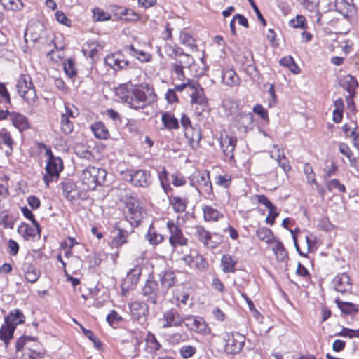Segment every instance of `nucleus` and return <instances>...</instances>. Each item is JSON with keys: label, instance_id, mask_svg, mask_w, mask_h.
<instances>
[{"label": "nucleus", "instance_id": "obj_53", "mask_svg": "<svg viewBox=\"0 0 359 359\" xmlns=\"http://www.w3.org/2000/svg\"><path fill=\"white\" fill-rule=\"evenodd\" d=\"M196 353V346L191 345H184L180 349V354L184 359L192 357Z\"/></svg>", "mask_w": 359, "mask_h": 359}, {"label": "nucleus", "instance_id": "obj_34", "mask_svg": "<svg viewBox=\"0 0 359 359\" xmlns=\"http://www.w3.org/2000/svg\"><path fill=\"white\" fill-rule=\"evenodd\" d=\"M353 4L354 0H335L336 11L343 15H348Z\"/></svg>", "mask_w": 359, "mask_h": 359}, {"label": "nucleus", "instance_id": "obj_20", "mask_svg": "<svg viewBox=\"0 0 359 359\" xmlns=\"http://www.w3.org/2000/svg\"><path fill=\"white\" fill-rule=\"evenodd\" d=\"M18 231L25 240H29L31 238L40 236L41 233V229L39 222H37L36 224H33V226L25 223H22L18 227Z\"/></svg>", "mask_w": 359, "mask_h": 359}, {"label": "nucleus", "instance_id": "obj_10", "mask_svg": "<svg viewBox=\"0 0 359 359\" xmlns=\"http://www.w3.org/2000/svg\"><path fill=\"white\" fill-rule=\"evenodd\" d=\"M167 228L170 233L169 242L173 248L187 244V239L184 236L182 229L173 221L167 222Z\"/></svg>", "mask_w": 359, "mask_h": 359}, {"label": "nucleus", "instance_id": "obj_14", "mask_svg": "<svg viewBox=\"0 0 359 359\" xmlns=\"http://www.w3.org/2000/svg\"><path fill=\"white\" fill-rule=\"evenodd\" d=\"M126 218L133 226H137L143 217L142 207L138 204L128 203L126 204Z\"/></svg>", "mask_w": 359, "mask_h": 359}, {"label": "nucleus", "instance_id": "obj_22", "mask_svg": "<svg viewBox=\"0 0 359 359\" xmlns=\"http://www.w3.org/2000/svg\"><path fill=\"white\" fill-rule=\"evenodd\" d=\"M62 192L65 198L69 201H74L80 197L76 185L71 180L61 183Z\"/></svg>", "mask_w": 359, "mask_h": 359}, {"label": "nucleus", "instance_id": "obj_63", "mask_svg": "<svg viewBox=\"0 0 359 359\" xmlns=\"http://www.w3.org/2000/svg\"><path fill=\"white\" fill-rule=\"evenodd\" d=\"M107 320L109 325H113L121 321L122 318L115 311L113 310L109 314L107 315Z\"/></svg>", "mask_w": 359, "mask_h": 359}, {"label": "nucleus", "instance_id": "obj_30", "mask_svg": "<svg viewBox=\"0 0 359 359\" xmlns=\"http://www.w3.org/2000/svg\"><path fill=\"white\" fill-rule=\"evenodd\" d=\"M237 260L235 257L230 255H224L221 259V266L222 271L224 273H233L235 272V266Z\"/></svg>", "mask_w": 359, "mask_h": 359}, {"label": "nucleus", "instance_id": "obj_54", "mask_svg": "<svg viewBox=\"0 0 359 359\" xmlns=\"http://www.w3.org/2000/svg\"><path fill=\"white\" fill-rule=\"evenodd\" d=\"M120 57H123V55L119 53L107 55L104 58V62L106 65H107L108 66L111 67L116 71V67L118 65V62H120Z\"/></svg>", "mask_w": 359, "mask_h": 359}, {"label": "nucleus", "instance_id": "obj_50", "mask_svg": "<svg viewBox=\"0 0 359 359\" xmlns=\"http://www.w3.org/2000/svg\"><path fill=\"white\" fill-rule=\"evenodd\" d=\"M289 25L293 28H300L304 29L307 27L306 18L303 15H298L289 22Z\"/></svg>", "mask_w": 359, "mask_h": 359}, {"label": "nucleus", "instance_id": "obj_52", "mask_svg": "<svg viewBox=\"0 0 359 359\" xmlns=\"http://www.w3.org/2000/svg\"><path fill=\"white\" fill-rule=\"evenodd\" d=\"M180 42L194 50L196 48V44L194 38L187 32H181L180 36Z\"/></svg>", "mask_w": 359, "mask_h": 359}, {"label": "nucleus", "instance_id": "obj_31", "mask_svg": "<svg viewBox=\"0 0 359 359\" xmlns=\"http://www.w3.org/2000/svg\"><path fill=\"white\" fill-rule=\"evenodd\" d=\"M335 302L341 311L345 314L355 315L358 312V306L348 302H342L339 298L335 299Z\"/></svg>", "mask_w": 359, "mask_h": 359}, {"label": "nucleus", "instance_id": "obj_6", "mask_svg": "<svg viewBox=\"0 0 359 359\" xmlns=\"http://www.w3.org/2000/svg\"><path fill=\"white\" fill-rule=\"evenodd\" d=\"M142 294L149 302L157 304L160 299L165 296V290L158 285V282L149 277L142 287Z\"/></svg>", "mask_w": 359, "mask_h": 359}, {"label": "nucleus", "instance_id": "obj_25", "mask_svg": "<svg viewBox=\"0 0 359 359\" xmlns=\"http://www.w3.org/2000/svg\"><path fill=\"white\" fill-rule=\"evenodd\" d=\"M10 120L13 125L20 131H24L29 128V123L27 118L20 113L12 112Z\"/></svg>", "mask_w": 359, "mask_h": 359}, {"label": "nucleus", "instance_id": "obj_19", "mask_svg": "<svg viewBox=\"0 0 359 359\" xmlns=\"http://www.w3.org/2000/svg\"><path fill=\"white\" fill-rule=\"evenodd\" d=\"M194 229L195 237L205 246L210 248H215L216 246V244L212 243V234L205 227L197 225Z\"/></svg>", "mask_w": 359, "mask_h": 359}, {"label": "nucleus", "instance_id": "obj_1", "mask_svg": "<svg viewBox=\"0 0 359 359\" xmlns=\"http://www.w3.org/2000/svg\"><path fill=\"white\" fill-rule=\"evenodd\" d=\"M154 90L148 85L139 86L132 88L126 103L130 108L138 110L150 105L154 101Z\"/></svg>", "mask_w": 359, "mask_h": 359}, {"label": "nucleus", "instance_id": "obj_44", "mask_svg": "<svg viewBox=\"0 0 359 359\" xmlns=\"http://www.w3.org/2000/svg\"><path fill=\"white\" fill-rule=\"evenodd\" d=\"M257 236L259 240L266 243H270L273 238L272 231L266 227H261L257 230Z\"/></svg>", "mask_w": 359, "mask_h": 359}, {"label": "nucleus", "instance_id": "obj_40", "mask_svg": "<svg viewBox=\"0 0 359 359\" xmlns=\"http://www.w3.org/2000/svg\"><path fill=\"white\" fill-rule=\"evenodd\" d=\"M280 64L283 67H287L290 72L294 74H297L300 72V68L291 56H287L282 58L280 60Z\"/></svg>", "mask_w": 359, "mask_h": 359}, {"label": "nucleus", "instance_id": "obj_5", "mask_svg": "<svg viewBox=\"0 0 359 359\" xmlns=\"http://www.w3.org/2000/svg\"><path fill=\"white\" fill-rule=\"evenodd\" d=\"M191 183L196 187L200 195L210 196L212 194V186L208 171L193 174Z\"/></svg>", "mask_w": 359, "mask_h": 359}, {"label": "nucleus", "instance_id": "obj_43", "mask_svg": "<svg viewBox=\"0 0 359 359\" xmlns=\"http://www.w3.org/2000/svg\"><path fill=\"white\" fill-rule=\"evenodd\" d=\"M128 232L123 229H118L116 235L114 236L112 239V243L115 246L118 247L122 245L127 242V237Z\"/></svg>", "mask_w": 359, "mask_h": 359}, {"label": "nucleus", "instance_id": "obj_11", "mask_svg": "<svg viewBox=\"0 0 359 359\" xmlns=\"http://www.w3.org/2000/svg\"><path fill=\"white\" fill-rule=\"evenodd\" d=\"M245 344V337L238 332L228 335L224 346L225 351L229 354L238 353Z\"/></svg>", "mask_w": 359, "mask_h": 359}, {"label": "nucleus", "instance_id": "obj_35", "mask_svg": "<svg viewBox=\"0 0 359 359\" xmlns=\"http://www.w3.org/2000/svg\"><path fill=\"white\" fill-rule=\"evenodd\" d=\"M203 217L205 221L215 222L223 217L217 209L205 205L203 208Z\"/></svg>", "mask_w": 359, "mask_h": 359}, {"label": "nucleus", "instance_id": "obj_2", "mask_svg": "<svg viewBox=\"0 0 359 359\" xmlns=\"http://www.w3.org/2000/svg\"><path fill=\"white\" fill-rule=\"evenodd\" d=\"M107 172L104 169L89 166L82 171L81 180L86 189L94 190L105 181Z\"/></svg>", "mask_w": 359, "mask_h": 359}, {"label": "nucleus", "instance_id": "obj_27", "mask_svg": "<svg viewBox=\"0 0 359 359\" xmlns=\"http://www.w3.org/2000/svg\"><path fill=\"white\" fill-rule=\"evenodd\" d=\"M121 20L135 21L140 19V15L130 8L118 7L115 13Z\"/></svg>", "mask_w": 359, "mask_h": 359}, {"label": "nucleus", "instance_id": "obj_41", "mask_svg": "<svg viewBox=\"0 0 359 359\" xmlns=\"http://www.w3.org/2000/svg\"><path fill=\"white\" fill-rule=\"evenodd\" d=\"M208 263L205 258L197 252H195L193 267L200 271H205L208 268Z\"/></svg>", "mask_w": 359, "mask_h": 359}, {"label": "nucleus", "instance_id": "obj_3", "mask_svg": "<svg viewBox=\"0 0 359 359\" xmlns=\"http://www.w3.org/2000/svg\"><path fill=\"white\" fill-rule=\"evenodd\" d=\"M46 154L48 160L46 165V174L43 180L46 186H49L50 182L57 181L59 178L60 172L63 170L62 161L60 157L55 156L51 150H47Z\"/></svg>", "mask_w": 359, "mask_h": 359}, {"label": "nucleus", "instance_id": "obj_57", "mask_svg": "<svg viewBox=\"0 0 359 359\" xmlns=\"http://www.w3.org/2000/svg\"><path fill=\"white\" fill-rule=\"evenodd\" d=\"M304 172L306 176V179L309 183H313L317 184L313 168L309 163H306L304 165Z\"/></svg>", "mask_w": 359, "mask_h": 359}, {"label": "nucleus", "instance_id": "obj_39", "mask_svg": "<svg viewBox=\"0 0 359 359\" xmlns=\"http://www.w3.org/2000/svg\"><path fill=\"white\" fill-rule=\"evenodd\" d=\"M145 237L149 243L154 245H158L163 241V235L158 233L155 231L153 225H150Z\"/></svg>", "mask_w": 359, "mask_h": 359}, {"label": "nucleus", "instance_id": "obj_17", "mask_svg": "<svg viewBox=\"0 0 359 359\" xmlns=\"http://www.w3.org/2000/svg\"><path fill=\"white\" fill-rule=\"evenodd\" d=\"M341 86L348 93L346 99L348 104H353V101L352 97L354 96L355 89L358 86L356 79L350 74L346 75L341 81Z\"/></svg>", "mask_w": 359, "mask_h": 359}, {"label": "nucleus", "instance_id": "obj_29", "mask_svg": "<svg viewBox=\"0 0 359 359\" xmlns=\"http://www.w3.org/2000/svg\"><path fill=\"white\" fill-rule=\"evenodd\" d=\"M170 204L172 205L175 212L182 213L184 212L187 208L188 200L187 198L172 196L170 198Z\"/></svg>", "mask_w": 359, "mask_h": 359}, {"label": "nucleus", "instance_id": "obj_33", "mask_svg": "<svg viewBox=\"0 0 359 359\" xmlns=\"http://www.w3.org/2000/svg\"><path fill=\"white\" fill-rule=\"evenodd\" d=\"M222 82L229 86H233L238 83L239 78L233 69H226L222 72Z\"/></svg>", "mask_w": 359, "mask_h": 359}, {"label": "nucleus", "instance_id": "obj_37", "mask_svg": "<svg viewBox=\"0 0 359 359\" xmlns=\"http://www.w3.org/2000/svg\"><path fill=\"white\" fill-rule=\"evenodd\" d=\"M14 331L15 330L13 329V327L8 325V324L5 322L1 325L0 328V339L4 341L6 346L8 344L10 340L13 338Z\"/></svg>", "mask_w": 359, "mask_h": 359}, {"label": "nucleus", "instance_id": "obj_56", "mask_svg": "<svg viewBox=\"0 0 359 359\" xmlns=\"http://www.w3.org/2000/svg\"><path fill=\"white\" fill-rule=\"evenodd\" d=\"M63 68L65 74L72 77L76 74V69L74 67V62L72 60L69 59L63 64Z\"/></svg>", "mask_w": 359, "mask_h": 359}, {"label": "nucleus", "instance_id": "obj_13", "mask_svg": "<svg viewBox=\"0 0 359 359\" xmlns=\"http://www.w3.org/2000/svg\"><path fill=\"white\" fill-rule=\"evenodd\" d=\"M237 139L236 137L228 135H222L220 138V146L226 159L233 160V151L236 146Z\"/></svg>", "mask_w": 359, "mask_h": 359}, {"label": "nucleus", "instance_id": "obj_64", "mask_svg": "<svg viewBox=\"0 0 359 359\" xmlns=\"http://www.w3.org/2000/svg\"><path fill=\"white\" fill-rule=\"evenodd\" d=\"M164 49L167 55L172 59L178 57L179 50L176 49V46H172L170 44H165L164 46Z\"/></svg>", "mask_w": 359, "mask_h": 359}, {"label": "nucleus", "instance_id": "obj_62", "mask_svg": "<svg viewBox=\"0 0 359 359\" xmlns=\"http://www.w3.org/2000/svg\"><path fill=\"white\" fill-rule=\"evenodd\" d=\"M256 198L258 203L264 205L271 212L273 209H276V206L265 196L257 195Z\"/></svg>", "mask_w": 359, "mask_h": 359}, {"label": "nucleus", "instance_id": "obj_36", "mask_svg": "<svg viewBox=\"0 0 359 359\" xmlns=\"http://www.w3.org/2000/svg\"><path fill=\"white\" fill-rule=\"evenodd\" d=\"M162 122L164 126L168 130H174L179 128V122L172 114L169 112H165L162 115Z\"/></svg>", "mask_w": 359, "mask_h": 359}, {"label": "nucleus", "instance_id": "obj_46", "mask_svg": "<svg viewBox=\"0 0 359 359\" xmlns=\"http://www.w3.org/2000/svg\"><path fill=\"white\" fill-rule=\"evenodd\" d=\"M60 130L65 135H69L73 132L74 123L70 118H66L65 116H61Z\"/></svg>", "mask_w": 359, "mask_h": 359}, {"label": "nucleus", "instance_id": "obj_32", "mask_svg": "<svg viewBox=\"0 0 359 359\" xmlns=\"http://www.w3.org/2000/svg\"><path fill=\"white\" fill-rule=\"evenodd\" d=\"M145 343L146 350L149 353H156L161 348V345L157 340L156 336L151 332H148L145 338Z\"/></svg>", "mask_w": 359, "mask_h": 359}, {"label": "nucleus", "instance_id": "obj_42", "mask_svg": "<svg viewBox=\"0 0 359 359\" xmlns=\"http://www.w3.org/2000/svg\"><path fill=\"white\" fill-rule=\"evenodd\" d=\"M0 3L4 8L11 11L21 10L24 6L21 0H0Z\"/></svg>", "mask_w": 359, "mask_h": 359}, {"label": "nucleus", "instance_id": "obj_58", "mask_svg": "<svg viewBox=\"0 0 359 359\" xmlns=\"http://www.w3.org/2000/svg\"><path fill=\"white\" fill-rule=\"evenodd\" d=\"M335 336L347 337L349 338H353L355 337H359V329L351 330L344 327L341 332L336 333Z\"/></svg>", "mask_w": 359, "mask_h": 359}, {"label": "nucleus", "instance_id": "obj_61", "mask_svg": "<svg viewBox=\"0 0 359 359\" xmlns=\"http://www.w3.org/2000/svg\"><path fill=\"white\" fill-rule=\"evenodd\" d=\"M327 187L330 191L333 189H338L341 192H344L346 190L345 187L341 184L339 180H332L327 182Z\"/></svg>", "mask_w": 359, "mask_h": 359}, {"label": "nucleus", "instance_id": "obj_8", "mask_svg": "<svg viewBox=\"0 0 359 359\" xmlns=\"http://www.w3.org/2000/svg\"><path fill=\"white\" fill-rule=\"evenodd\" d=\"M159 320L162 328L179 327L183 323V317L177 309L171 308L163 313V316Z\"/></svg>", "mask_w": 359, "mask_h": 359}, {"label": "nucleus", "instance_id": "obj_18", "mask_svg": "<svg viewBox=\"0 0 359 359\" xmlns=\"http://www.w3.org/2000/svg\"><path fill=\"white\" fill-rule=\"evenodd\" d=\"M132 318L136 320H145L148 313L147 304L142 302H133L130 304Z\"/></svg>", "mask_w": 359, "mask_h": 359}, {"label": "nucleus", "instance_id": "obj_23", "mask_svg": "<svg viewBox=\"0 0 359 359\" xmlns=\"http://www.w3.org/2000/svg\"><path fill=\"white\" fill-rule=\"evenodd\" d=\"M25 317L22 312L18 309H15L11 311L9 314L5 317L4 322L7 323L8 325H11V327L13 326V329L15 330L18 325L25 322Z\"/></svg>", "mask_w": 359, "mask_h": 359}, {"label": "nucleus", "instance_id": "obj_24", "mask_svg": "<svg viewBox=\"0 0 359 359\" xmlns=\"http://www.w3.org/2000/svg\"><path fill=\"white\" fill-rule=\"evenodd\" d=\"M184 135L193 149L198 147L201 139V133L199 128L188 127L184 131Z\"/></svg>", "mask_w": 359, "mask_h": 359}, {"label": "nucleus", "instance_id": "obj_21", "mask_svg": "<svg viewBox=\"0 0 359 359\" xmlns=\"http://www.w3.org/2000/svg\"><path fill=\"white\" fill-rule=\"evenodd\" d=\"M158 276L161 287L163 290H165L166 294L168 290L175 285L177 282L176 276L172 271L167 270L159 273Z\"/></svg>", "mask_w": 359, "mask_h": 359}, {"label": "nucleus", "instance_id": "obj_4", "mask_svg": "<svg viewBox=\"0 0 359 359\" xmlns=\"http://www.w3.org/2000/svg\"><path fill=\"white\" fill-rule=\"evenodd\" d=\"M16 88L18 93L29 104H33L36 102L37 95L29 74H22L18 79Z\"/></svg>", "mask_w": 359, "mask_h": 359}, {"label": "nucleus", "instance_id": "obj_28", "mask_svg": "<svg viewBox=\"0 0 359 359\" xmlns=\"http://www.w3.org/2000/svg\"><path fill=\"white\" fill-rule=\"evenodd\" d=\"M91 130L98 139L107 140L109 137V133L103 123L97 121L90 126Z\"/></svg>", "mask_w": 359, "mask_h": 359}, {"label": "nucleus", "instance_id": "obj_38", "mask_svg": "<svg viewBox=\"0 0 359 359\" xmlns=\"http://www.w3.org/2000/svg\"><path fill=\"white\" fill-rule=\"evenodd\" d=\"M272 250L276 255L278 261L285 262L288 259L287 252L281 242L276 241L273 245Z\"/></svg>", "mask_w": 359, "mask_h": 359}, {"label": "nucleus", "instance_id": "obj_26", "mask_svg": "<svg viewBox=\"0 0 359 359\" xmlns=\"http://www.w3.org/2000/svg\"><path fill=\"white\" fill-rule=\"evenodd\" d=\"M22 270L25 273V279L32 283L36 282L40 277V271L36 270L30 263H24Z\"/></svg>", "mask_w": 359, "mask_h": 359}, {"label": "nucleus", "instance_id": "obj_7", "mask_svg": "<svg viewBox=\"0 0 359 359\" xmlns=\"http://www.w3.org/2000/svg\"><path fill=\"white\" fill-rule=\"evenodd\" d=\"M193 92L191 95V101L192 104H196L200 107H196V110L198 115L203 111L208 109V100L205 95L203 88L198 83L191 85Z\"/></svg>", "mask_w": 359, "mask_h": 359}, {"label": "nucleus", "instance_id": "obj_15", "mask_svg": "<svg viewBox=\"0 0 359 359\" xmlns=\"http://www.w3.org/2000/svg\"><path fill=\"white\" fill-rule=\"evenodd\" d=\"M332 283L335 290L342 294L349 292L352 288L351 278L346 273L337 275L334 278Z\"/></svg>", "mask_w": 359, "mask_h": 359}, {"label": "nucleus", "instance_id": "obj_49", "mask_svg": "<svg viewBox=\"0 0 359 359\" xmlns=\"http://www.w3.org/2000/svg\"><path fill=\"white\" fill-rule=\"evenodd\" d=\"M0 144H4L11 151L13 149V140L9 132L5 129L0 130Z\"/></svg>", "mask_w": 359, "mask_h": 359}, {"label": "nucleus", "instance_id": "obj_51", "mask_svg": "<svg viewBox=\"0 0 359 359\" xmlns=\"http://www.w3.org/2000/svg\"><path fill=\"white\" fill-rule=\"evenodd\" d=\"M115 91L116 95L118 96L126 103L128 101V98L130 95L132 89H129L126 84H122L117 87Z\"/></svg>", "mask_w": 359, "mask_h": 359}, {"label": "nucleus", "instance_id": "obj_60", "mask_svg": "<svg viewBox=\"0 0 359 359\" xmlns=\"http://www.w3.org/2000/svg\"><path fill=\"white\" fill-rule=\"evenodd\" d=\"M188 339L186 333L177 332L170 337V341L172 344H180L185 341Z\"/></svg>", "mask_w": 359, "mask_h": 359}, {"label": "nucleus", "instance_id": "obj_16", "mask_svg": "<svg viewBox=\"0 0 359 359\" xmlns=\"http://www.w3.org/2000/svg\"><path fill=\"white\" fill-rule=\"evenodd\" d=\"M140 275L141 269L139 266H135L132 269L123 280L121 285L122 290L125 292L133 289L136 286Z\"/></svg>", "mask_w": 359, "mask_h": 359}, {"label": "nucleus", "instance_id": "obj_55", "mask_svg": "<svg viewBox=\"0 0 359 359\" xmlns=\"http://www.w3.org/2000/svg\"><path fill=\"white\" fill-rule=\"evenodd\" d=\"M130 49L133 52V55L140 61L144 62L150 60L151 55L147 53L143 50H136L133 45L130 46Z\"/></svg>", "mask_w": 359, "mask_h": 359}, {"label": "nucleus", "instance_id": "obj_59", "mask_svg": "<svg viewBox=\"0 0 359 359\" xmlns=\"http://www.w3.org/2000/svg\"><path fill=\"white\" fill-rule=\"evenodd\" d=\"M215 180V183L217 185L224 187V188H227L231 183V177L228 175H219L216 177Z\"/></svg>", "mask_w": 359, "mask_h": 359}, {"label": "nucleus", "instance_id": "obj_12", "mask_svg": "<svg viewBox=\"0 0 359 359\" xmlns=\"http://www.w3.org/2000/svg\"><path fill=\"white\" fill-rule=\"evenodd\" d=\"M130 181L133 185L140 187H147L152 182V177L150 171L146 170H138L130 171Z\"/></svg>", "mask_w": 359, "mask_h": 359}, {"label": "nucleus", "instance_id": "obj_47", "mask_svg": "<svg viewBox=\"0 0 359 359\" xmlns=\"http://www.w3.org/2000/svg\"><path fill=\"white\" fill-rule=\"evenodd\" d=\"M172 69L177 75V77L180 81H187V79L185 77L184 73L183 62L181 60H176L175 62L171 64Z\"/></svg>", "mask_w": 359, "mask_h": 359}, {"label": "nucleus", "instance_id": "obj_48", "mask_svg": "<svg viewBox=\"0 0 359 359\" xmlns=\"http://www.w3.org/2000/svg\"><path fill=\"white\" fill-rule=\"evenodd\" d=\"M158 180L164 191L168 193L171 187L169 184L168 172L165 168H163L162 170L158 172Z\"/></svg>", "mask_w": 359, "mask_h": 359}, {"label": "nucleus", "instance_id": "obj_9", "mask_svg": "<svg viewBox=\"0 0 359 359\" xmlns=\"http://www.w3.org/2000/svg\"><path fill=\"white\" fill-rule=\"evenodd\" d=\"M183 323L191 331L203 334H208L210 333V330L202 318L191 315L187 316L183 318Z\"/></svg>", "mask_w": 359, "mask_h": 359}, {"label": "nucleus", "instance_id": "obj_45", "mask_svg": "<svg viewBox=\"0 0 359 359\" xmlns=\"http://www.w3.org/2000/svg\"><path fill=\"white\" fill-rule=\"evenodd\" d=\"M93 20L94 22L107 21L111 19V15L107 12H104L99 7H96L92 10Z\"/></svg>", "mask_w": 359, "mask_h": 359}]
</instances>
